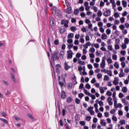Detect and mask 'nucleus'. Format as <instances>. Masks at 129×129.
<instances>
[{
	"label": "nucleus",
	"mask_w": 129,
	"mask_h": 129,
	"mask_svg": "<svg viewBox=\"0 0 129 129\" xmlns=\"http://www.w3.org/2000/svg\"><path fill=\"white\" fill-rule=\"evenodd\" d=\"M112 99L114 101V107L115 108H122V104L117 103V98H116V92L115 91L112 93Z\"/></svg>",
	"instance_id": "1"
},
{
	"label": "nucleus",
	"mask_w": 129,
	"mask_h": 129,
	"mask_svg": "<svg viewBox=\"0 0 129 129\" xmlns=\"http://www.w3.org/2000/svg\"><path fill=\"white\" fill-rule=\"evenodd\" d=\"M105 60H106V57H105V56L102 57L101 61L100 63V66L102 69H104V68H105V66H106Z\"/></svg>",
	"instance_id": "2"
},
{
	"label": "nucleus",
	"mask_w": 129,
	"mask_h": 129,
	"mask_svg": "<svg viewBox=\"0 0 129 129\" xmlns=\"http://www.w3.org/2000/svg\"><path fill=\"white\" fill-rule=\"evenodd\" d=\"M111 13V11L110 10L106 9V11L103 13V16H104V17H109Z\"/></svg>",
	"instance_id": "3"
},
{
	"label": "nucleus",
	"mask_w": 129,
	"mask_h": 129,
	"mask_svg": "<svg viewBox=\"0 0 129 129\" xmlns=\"http://www.w3.org/2000/svg\"><path fill=\"white\" fill-rule=\"evenodd\" d=\"M118 83H119V79L118 77H115L114 78V80L113 81V84L114 85H118Z\"/></svg>",
	"instance_id": "4"
},
{
	"label": "nucleus",
	"mask_w": 129,
	"mask_h": 129,
	"mask_svg": "<svg viewBox=\"0 0 129 129\" xmlns=\"http://www.w3.org/2000/svg\"><path fill=\"white\" fill-rule=\"evenodd\" d=\"M100 92L101 94H103L105 92V90H107V87H101L99 88Z\"/></svg>",
	"instance_id": "5"
},
{
	"label": "nucleus",
	"mask_w": 129,
	"mask_h": 129,
	"mask_svg": "<svg viewBox=\"0 0 129 129\" xmlns=\"http://www.w3.org/2000/svg\"><path fill=\"white\" fill-rule=\"evenodd\" d=\"M67 54H68V58L69 59L72 58V57H73V52L72 51V50L68 51Z\"/></svg>",
	"instance_id": "6"
},
{
	"label": "nucleus",
	"mask_w": 129,
	"mask_h": 129,
	"mask_svg": "<svg viewBox=\"0 0 129 129\" xmlns=\"http://www.w3.org/2000/svg\"><path fill=\"white\" fill-rule=\"evenodd\" d=\"M69 23V21L68 20H62L61 24V25H64V26L66 28H68V23Z\"/></svg>",
	"instance_id": "7"
},
{
	"label": "nucleus",
	"mask_w": 129,
	"mask_h": 129,
	"mask_svg": "<svg viewBox=\"0 0 129 129\" xmlns=\"http://www.w3.org/2000/svg\"><path fill=\"white\" fill-rule=\"evenodd\" d=\"M57 54H58V51H55L52 54V59H53V60H57V59H58V56H57Z\"/></svg>",
	"instance_id": "8"
},
{
	"label": "nucleus",
	"mask_w": 129,
	"mask_h": 129,
	"mask_svg": "<svg viewBox=\"0 0 129 129\" xmlns=\"http://www.w3.org/2000/svg\"><path fill=\"white\" fill-rule=\"evenodd\" d=\"M107 100L109 105L111 106L113 105V102H112V98L111 97H108Z\"/></svg>",
	"instance_id": "9"
},
{
	"label": "nucleus",
	"mask_w": 129,
	"mask_h": 129,
	"mask_svg": "<svg viewBox=\"0 0 129 129\" xmlns=\"http://www.w3.org/2000/svg\"><path fill=\"white\" fill-rule=\"evenodd\" d=\"M64 12L67 13V14H71L72 12V8L71 7H69L68 9L64 10Z\"/></svg>",
	"instance_id": "10"
},
{
	"label": "nucleus",
	"mask_w": 129,
	"mask_h": 129,
	"mask_svg": "<svg viewBox=\"0 0 129 129\" xmlns=\"http://www.w3.org/2000/svg\"><path fill=\"white\" fill-rule=\"evenodd\" d=\"M66 93L64 91H61V98L62 99H64V98H66L67 97Z\"/></svg>",
	"instance_id": "11"
},
{
	"label": "nucleus",
	"mask_w": 129,
	"mask_h": 129,
	"mask_svg": "<svg viewBox=\"0 0 129 129\" xmlns=\"http://www.w3.org/2000/svg\"><path fill=\"white\" fill-rule=\"evenodd\" d=\"M64 55H65L64 51L61 50L59 53V58L63 59L64 58Z\"/></svg>",
	"instance_id": "12"
},
{
	"label": "nucleus",
	"mask_w": 129,
	"mask_h": 129,
	"mask_svg": "<svg viewBox=\"0 0 129 129\" xmlns=\"http://www.w3.org/2000/svg\"><path fill=\"white\" fill-rule=\"evenodd\" d=\"M71 68V67L68 66V64L67 63V62H64V69L65 70H66L67 71L70 69Z\"/></svg>",
	"instance_id": "13"
},
{
	"label": "nucleus",
	"mask_w": 129,
	"mask_h": 129,
	"mask_svg": "<svg viewBox=\"0 0 129 129\" xmlns=\"http://www.w3.org/2000/svg\"><path fill=\"white\" fill-rule=\"evenodd\" d=\"M55 67L56 68V72L58 74H59L60 73V70H59V69L61 68V66H60V64H57L55 66Z\"/></svg>",
	"instance_id": "14"
},
{
	"label": "nucleus",
	"mask_w": 129,
	"mask_h": 129,
	"mask_svg": "<svg viewBox=\"0 0 129 129\" xmlns=\"http://www.w3.org/2000/svg\"><path fill=\"white\" fill-rule=\"evenodd\" d=\"M122 103H123L124 105H127L128 104V102L126 101V99L125 98H123L121 99Z\"/></svg>",
	"instance_id": "15"
},
{
	"label": "nucleus",
	"mask_w": 129,
	"mask_h": 129,
	"mask_svg": "<svg viewBox=\"0 0 129 129\" xmlns=\"http://www.w3.org/2000/svg\"><path fill=\"white\" fill-rule=\"evenodd\" d=\"M100 124L102 126H105L106 125V122L105 121V120L104 119H102L100 121Z\"/></svg>",
	"instance_id": "16"
},
{
	"label": "nucleus",
	"mask_w": 129,
	"mask_h": 129,
	"mask_svg": "<svg viewBox=\"0 0 129 129\" xmlns=\"http://www.w3.org/2000/svg\"><path fill=\"white\" fill-rule=\"evenodd\" d=\"M101 39L102 40H106L107 39V35L105 33H103L101 35Z\"/></svg>",
	"instance_id": "17"
},
{
	"label": "nucleus",
	"mask_w": 129,
	"mask_h": 129,
	"mask_svg": "<svg viewBox=\"0 0 129 129\" xmlns=\"http://www.w3.org/2000/svg\"><path fill=\"white\" fill-rule=\"evenodd\" d=\"M11 78L13 81H14V82H15V83H17V80L16 79V77H15V75L13 74H11Z\"/></svg>",
	"instance_id": "18"
},
{
	"label": "nucleus",
	"mask_w": 129,
	"mask_h": 129,
	"mask_svg": "<svg viewBox=\"0 0 129 129\" xmlns=\"http://www.w3.org/2000/svg\"><path fill=\"white\" fill-rule=\"evenodd\" d=\"M114 67H115L116 69H118V68H119V64H118V62H117V61H115L114 63Z\"/></svg>",
	"instance_id": "19"
},
{
	"label": "nucleus",
	"mask_w": 129,
	"mask_h": 129,
	"mask_svg": "<svg viewBox=\"0 0 129 129\" xmlns=\"http://www.w3.org/2000/svg\"><path fill=\"white\" fill-rule=\"evenodd\" d=\"M0 120H1V121H2L3 122H4V123H6L7 124L9 123V121H8V120L5 118H0Z\"/></svg>",
	"instance_id": "20"
},
{
	"label": "nucleus",
	"mask_w": 129,
	"mask_h": 129,
	"mask_svg": "<svg viewBox=\"0 0 129 129\" xmlns=\"http://www.w3.org/2000/svg\"><path fill=\"white\" fill-rule=\"evenodd\" d=\"M122 92L123 93H126L127 92V88L126 87H123L122 88Z\"/></svg>",
	"instance_id": "21"
},
{
	"label": "nucleus",
	"mask_w": 129,
	"mask_h": 129,
	"mask_svg": "<svg viewBox=\"0 0 129 129\" xmlns=\"http://www.w3.org/2000/svg\"><path fill=\"white\" fill-rule=\"evenodd\" d=\"M89 52L94 53L95 52V48H94L93 47L90 48Z\"/></svg>",
	"instance_id": "22"
},
{
	"label": "nucleus",
	"mask_w": 129,
	"mask_h": 129,
	"mask_svg": "<svg viewBox=\"0 0 129 129\" xmlns=\"http://www.w3.org/2000/svg\"><path fill=\"white\" fill-rule=\"evenodd\" d=\"M106 61L108 64H112V59H111V58L110 57L108 58Z\"/></svg>",
	"instance_id": "23"
},
{
	"label": "nucleus",
	"mask_w": 129,
	"mask_h": 129,
	"mask_svg": "<svg viewBox=\"0 0 129 129\" xmlns=\"http://www.w3.org/2000/svg\"><path fill=\"white\" fill-rule=\"evenodd\" d=\"M112 59L114 61H116L117 60V55L116 54H112Z\"/></svg>",
	"instance_id": "24"
},
{
	"label": "nucleus",
	"mask_w": 129,
	"mask_h": 129,
	"mask_svg": "<svg viewBox=\"0 0 129 129\" xmlns=\"http://www.w3.org/2000/svg\"><path fill=\"white\" fill-rule=\"evenodd\" d=\"M60 34H63V33H64L65 32V31H66V30L65 29V28L63 27H60Z\"/></svg>",
	"instance_id": "25"
},
{
	"label": "nucleus",
	"mask_w": 129,
	"mask_h": 129,
	"mask_svg": "<svg viewBox=\"0 0 129 129\" xmlns=\"http://www.w3.org/2000/svg\"><path fill=\"white\" fill-rule=\"evenodd\" d=\"M52 13L53 14H57V8L55 6L52 9Z\"/></svg>",
	"instance_id": "26"
},
{
	"label": "nucleus",
	"mask_w": 129,
	"mask_h": 129,
	"mask_svg": "<svg viewBox=\"0 0 129 129\" xmlns=\"http://www.w3.org/2000/svg\"><path fill=\"white\" fill-rule=\"evenodd\" d=\"M53 25H54V18H51L50 19V27H53Z\"/></svg>",
	"instance_id": "27"
},
{
	"label": "nucleus",
	"mask_w": 129,
	"mask_h": 129,
	"mask_svg": "<svg viewBox=\"0 0 129 129\" xmlns=\"http://www.w3.org/2000/svg\"><path fill=\"white\" fill-rule=\"evenodd\" d=\"M107 49L109 51H112L113 49V47L112 46V45H108L107 46Z\"/></svg>",
	"instance_id": "28"
},
{
	"label": "nucleus",
	"mask_w": 129,
	"mask_h": 129,
	"mask_svg": "<svg viewBox=\"0 0 129 129\" xmlns=\"http://www.w3.org/2000/svg\"><path fill=\"white\" fill-rule=\"evenodd\" d=\"M104 81H108L109 80V77L107 75H105L103 79Z\"/></svg>",
	"instance_id": "29"
},
{
	"label": "nucleus",
	"mask_w": 129,
	"mask_h": 129,
	"mask_svg": "<svg viewBox=\"0 0 129 129\" xmlns=\"http://www.w3.org/2000/svg\"><path fill=\"white\" fill-rule=\"evenodd\" d=\"M129 43V38H125L124 40V44H128Z\"/></svg>",
	"instance_id": "30"
},
{
	"label": "nucleus",
	"mask_w": 129,
	"mask_h": 129,
	"mask_svg": "<svg viewBox=\"0 0 129 129\" xmlns=\"http://www.w3.org/2000/svg\"><path fill=\"white\" fill-rule=\"evenodd\" d=\"M114 48L115 50H119V49H120V46H119V45L118 44H115L114 45Z\"/></svg>",
	"instance_id": "31"
},
{
	"label": "nucleus",
	"mask_w": 129,
	"mask_h": 129,
	"mask_svg": "<svg viewBox=\"0 0 129 129\" xmlns=\"http://www.w3.org/2000/svg\"><path fill=\"white\" fill-rule=\"evenodd\" d=\"M122 5L123 7V8H126L127 6V4H126V2L124 1H122Z\"/></svg>",
	"instance_id": "32"
},
{
	"label": "nucleus",
	"mask_w": 129,
	"mask_h": 129,
	"mask_svg": "<svg viewBox=\"0 0 129 129\" xmlns=\"http://www.w3.org/2000/svg\"><path fill=\"white\" fill-rule=\"evenodd\" d=\"M97 16L101 17L102 16V12H101V10H99L97 12Z\"/></svg>",
	"instance_id": "33"
},
{
	"label": "nucleus",
	"mask_w": 129,
	"mask_h": 129,
	"mask_svg": "<svg viewBox=\"0 0 129 129\" xmlns=\"http://www.w3.org/2000/svg\"><path fill=\"white\" fill-rule=\"evenodd\" d=\"M126 122H125V120L124 119H121L120 120V124H121V125H123V124H125Z\"/></svg>",
	"instance_id": "34"
},
{
	"label": "nucleus",
	"mask_w": 129,
	"mask_h": 129,
	"mask_svg": "<svg viewBox=\"0 0 129 129\" xmlns=\"http://www.w3.org/2000/svg\"><path fill=\"white\" fill-rule=\"evenodd\" d=\"M92 46H93L96 48V49H98L99 48V44L98 43H94V44H92Z\"/></svg>",
	"instance_id": "35"
},
{
	"label": "nucleus",
	"mask_w": 129,
	"mask_h": 129,
	"mask_svg": "<svg viewBox=\"0 0 129 129\" xmlns=\"http://www.w3.org/2000/svg\"><path fill=\"white\" fill-rule=\"evenodd\" d=\"M84 92L86 94V95H88V96H90V94H91L86 89H84Z\"/></svg>",
	"instance_id": "36"
},
{
	"label": "nucleus",
	"mask_w": 129,
	"mask_h": 129,
	"mask_svg": "<svg viewBox=\"0 0 129 129\" xmlns=\"http://www.w3.org/2000/svg\"><path fill=\"white\" fill-rule=\"evenodd\" d=\"M121 47L123 50H125V49H126L127 48V45L125 43H123Z\"/></svg>",
	"instance_id": "37"
},
{
	"label": "nucleus",
	"mask_w": 129,
	"mask_h": 129,
	"mask_svg": "<svg viewBox=\"0 0 129 129\" xmlns=\"http://www.w3.org/2000/svg\"><path fill=\"white\" fill-rule=\"evenodd\" d=\"M107 75H108L109 76H112V72L111 71H107Z\"/></svg>",
	"instance_id": "38"
},
{
	"label": "nucleus",
	"mask_w": 129,
	"mask_h": 129,
	"mask_svg": "<svg viewBox=\"0 0 129 129\" xmlns=\"http://www.w3.org/2000/svg\"><path fill=\"white\" fill-rule=\"evenodd\" d=\"M73 37H74V34L73 33H70L68 35V39H70V38L71 39H72V38H73Z\"/></svg>",
	"instance_id": "39"
},
{
	"label": "nucleus",
	"mask_w": 129,
	"mask_h": 129,
	"mask_svg": "<svg viewBox=\"0 0 129 129\" xmlns=\"http://www.w3.org/2000/svg\"><path fill=\"white\" fill-rule=\"evenodd\" d=\"M92 9L94 10L95 13H97V11H98V8L96 6L93 7Z\"/></svg>",
	"instance_id": "40"
},
{
	"label": "nucleus",
	"mask_w": 129,
	"mask_h": 129,
	"mask_svg": "<svg viewBox=\"0 0 129 129\" xmlns=\"http://www.w3.org/2000/svg\"><path fill=\"white\" fill-rule=\"evenodd\" d=\"M120 54L122 56H125V54H126V51L125 50H121Z\"/></svg>",
	"instance_id": "41"
},
{
	"label": "nucleus",
	"mask_w": 129,
	"mask_h": 129,
	"mask_svg": "<svg viewBox=\"0 0 129 129\" xmlns=\"http://www.w3.org/2000/svg\"><path fill=\"white\" fill-rule=\"evenodd\" d=\"M74 13L76 16H77L79 14V9H77L74 10Z\"/></svg>",
	"instance_id": "42"
},
{
	"label": "nucleus",
	"mask_w": 129,
	"mask_h": 129,
	"mask_svg": "<svg viewBox=\"0 0 129 129\" xmlns=\"http://www.w3.org/2000/svg\"><path fill=\"white\" fill-rule=\"evenodd\" d=\"M71 30L72 31V32H75V31L77 30V28L75 26H72L71 27Z\"/></svg>",
	"instance_id": "43"
},
{
	"label": "nucleus",
	"mask_w": 129,
	"mask_h": 129,
	"mask_svg": "<svg viewBox=\"0 0 129 129\" xmlns=\"http://www.w3.org/2000/svg\"><path fill=\"white\" fill-rule=\"evenodd\" d=\"M71 101H72V98L70 97H68L67 99V102H68V103H70Z\"/></svg>",
	"instance_id": "44"
},
{
	"label": "nucleus",
	"mask_w": 129,
	"mask_h": 129,
	"mask_svg": "<svg viewBox=\"0 0 129 129\" xmlns=\"http://www.w3.org/2000/svg\"><path fill=\"white\" fill-rule=\"evenodd\" d=\"M89 57L90 58H94V57H95V55H94V53H89Z\"/></svg>",
	"instance_id": "45"
},
{
	"label": "nucleus",
	"mask_w": 129,
	"mask_h": 129,
	"mask_svg": "<svg viewBox=\"0 0 129 129\" xmlns=\"http://www.w3.org/2000/svg\"><path fill=\"white\" fill-rule=\"evenodd\" d=\"M86 120H87V121H90V120H91V116H87L86 117Z\"/></svg>",
	"instance_id": "46"
},
{
	"label": "nucleus",
	"mask_w": 129,
	"mask_h": 129,
	"mask_svg": "<svg viewBox=\"0 0 129 129\" xmlns=\"http://www.w3.org/2000/svg\"><path fill=\"white\" fill-rule=\"evenodd\" d=\"M106 33L107 35H110V34L111 33V30H110V29H107L106 30Z\"/></svg>",
	"instance_id": "47"
},
{
	"label": "nucleus",
	"mask_w": 129,
	"mask_h": 129,
	"mask_svg": "<svg viewBox=\"0 0 129 129\" xmlns=\"http://www.w3.org/2000/svg\"><path fill=\"white\" fill-rule=\"evenodd\" d=\"M124 97V95L122 93H119L118 94L119 98H122V97Z\"/></svg>",
	"instance_id": "48"
},
{
	"label": "nucleus",
	"mask_w": 129,
	"mask_h": 129,
	"mask_svg": "<svg viewBox=\"0 0 129 129\" xmlns=\"http://www.w3.org/2000/svg\"><path fill=\"white\" fill-rule=\"evenodd\" d=\"M106 94L108 96H111L112 95V93L111 92H110V91H108Z\"/></svg>",
	"instance_id": "49"
},
{
	"label": "nucleus",
	"mask_w": 129,
	"mask_h": 129,
	"mask_svg": "<svg viewBox=\"0 0 129 129\" xmlns=\"http://www.w3.org/2000/svg\"><path fill=\"white\" fill-rule=\"evenodd\" d=\"M86 124V122H85V121H80V124H81V125H82L83 126H84V125H85Z\"/></svg>",
	"instance_id": "50"
},
{
	"label": "nucleus",
	"mask_w": 129,
	"mask_h": 129,
	"mask_svg": "<svg viewBox=\"0 0 129 129\" xmlns=\"http://www.w3.org/2000/svg\"><path fill=\"white\" fill-rule=\"evenodd\" d=\"M94 85H95V87H96V88H99V89L100 87H100V84H99V83H95L94 84Z\"/></svg>",
	"instance_id": "51"
},
{
	"label": "nucleus",
	"mask_w": 129,
	"mask_h": 129,
	"mask_svg": "<svg viewBox=\"0 0 129 129\" xmlns=\"http://www.w3.org/2000/svg\"><path fill=\"white\" fill-rule=\"evenodd\" d=\"M119 61L121 62H124V61H125V57H121L119 58Z\"/></svg>",
	"instance_id": "52"
},
{
	"label": "nucleus",
	"mask_w": 129,
	"mask_h": 129,
	"mask_svg": "<svg viewBox=\"0 0 129 129\" xmlns=\"http://www.w3.org/2000/svg\"><path fill=\"white\" fill-rule=\"evenodd\" d=\"M97 77L98 79H100V78H101L102 77V74L98 73L97 75Z\"/></svg>",
	"instance_id": "53"
},
{
	"label": "nucleus",
	"mask_w": 129,
	"mask_h": 129,
	"mask_svg": "<svg viewBox=\"0 0 129 129\" xmlns=\"http://www.w3.org/2000/svg\"><path fill=\"white\" fill-rule=\"evenodd\" d=\"M73 84L72 83L68 84V87L69 89H72Z\"/></svg>",
	"instance_id": "54"
},
{
	"label": "nucleus",
	"mask_w": 129,
	"mask_h": 129,
	"mask_svg": "<svg viewBox=\"0 0 129 129\" xmlns=\"http://www.w3.org/2000/svg\"><path fill=\"white\" fill-rule=\"evenodd\" d=\"M116 111L115 110V109H113L110 110V113H111V114H115Z\"/></svg>",
	"instance_id": "55"
},
{
	"label": "nucleus",
	"mask_w": 129,
	"mask_h": 129,
	"mask_svg": "<svg viewBox=\"0 0 129 129\" xmlns=\"http://www.w3.org/2000/svg\"><path fill=\"white\" fill-rule=\"evenodd\" d=\"M85 87L87 88V89H90V88H91V86L88 83L86 84Z\"/></svg>",
	"instance_id": "56"
},
{
	"label": "nucleus",
	"mask_w": 129,
	"mask_h": 129,
	"mask_svg": "<svg viewBox=\"0 0 129 129\" xmlns=\"http://www.w3.org/2000/svg\"><path fill=\"white\" fill-rule=\"evenodd\" d=\"M120 22L121 24H123V23H124L125 22V19H124V17H121L120 19Z\"/></svg>",
	"instance_id": "57"
},
{
	"label": "nucleus",
	"mask_w": 129,
	"mask_h": 129,
	"mask_svg": "<svg viewBox=\"0 0 129 129\" xmlns=\"http://www.w3.org/2000/svg\"><path fill=\"white\" fill-rule=\"evenodd\" d=\"M112 119L113 121H117V118L114 115L112 116Z\"/></svg>",
	"instance_id": "58"
},
{
	"label": "nucleus",
	"mask_w": 129,
	"mask_h": 129,
	"mask_svg": "<svg viewBox=\"0 0 129 129\" xmlns=\"http://www.w3.org/2000/svg\"><path fill=\"white\" fill-rule=\"evenodd\" d=\"M114 17L115 18V19H117L119 17V14L117 13H115L114 14Z\"/></svg>",
	"instance_id": "59"
},
{
	"label": "nucleus",
	"mask_w": 129,
	"mask_h": 129,
	"mask_svg": "<svg viewBox=\"0 0 129 129\" xmlns=\"http://www.w3.org/2000/svg\"><path fill=\"white\" fill-rule=\"evenodd\" d=\"M119 28L121 30H124V28H125V27L123 25H119Z\"/></svg>",
	"instance_id": "60"
},
{
	"label": "nucleus",
	"mask_w": 129,
	"mask_h": 129,
	"mask_svg": "<svg viewBox=\"0 0 129 129\" xmlns=\"http://www.w3.org/2000/svg\"><path fill=\"white\" fill-rule=\"evenodd\" d=\"M86 15L87 16H91V15H92V12L90 11H87Z\"/></svg>",
	"instance_id": "61"
},
{
	"label": "nucleus",
	"mask_w": 129,
	"mask_h": 129,
	"mask_svg": "<svg viewBox=\"0 0 129 129\" xmlns=\"http://www.w3.org/2000/svg\"><path fill=\"white\" fill-rule=\"evenodd\" d=\"M122 33L123 35H126V34H127V30L123 29L122 31Z\"/></svg>",
	"instance_id": "62"
},
{
	"label": "nucleus",
	"mask_w": 129,
	"mask_h": 129,
	"mask_svg": "<svg viewBox=\"0 0 129 129\" xmlns=\"http://www.w3.org/2000/svg\"><path fill=\"white\" fill-rule=\"evenodd\" d=\"M90 97H91L92 99L94 100L95 99V98H96V97H95V95H93V94H90Z\"/></svg>",
	"instance_id": "63"
},
{
	"label": "nucleus",
	"mask_w": 129,
	"mask_h": 129,
	"mask_svg": "<svg viewBox=\"0 0 129 129\" xmlns=\"http://www.w3.org/2000/svg\"><path fill=\"white\" fill-rule=\"evenodd\" d=\"M79 11H80V12H84V7H83V6H82L81 7H80Z\"/></svg>",
	"instance_id": "64"
}]
</instances>
